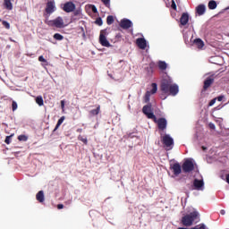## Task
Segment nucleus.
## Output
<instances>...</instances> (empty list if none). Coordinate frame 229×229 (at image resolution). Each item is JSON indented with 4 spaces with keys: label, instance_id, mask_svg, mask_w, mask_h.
Segmentation results:
<instances>
[{
    "label": "nucleus",
    "instance_id": "nucleus-1",
    "mask_svg": "<svg viewBox=\"0 0 229 229\" xmlns=\"http://www.w3.org/2000/svg\"><path fill=\"white\" fill-rule=\"evenodd\" d=\"M160 89L164 94H168L169 96H176L180 92L179 87L177 84L173 83L171 79H163Z\"/></svg>",
    "mask_w": 229,
    "mask_h": 229
},
{
    "label": "nucleus",
    "instance_id": "nucleus-2",
    "mask_svg": "<svg viewBox=\"0 0 229 229\" xmlns=\"http://www.w3.org/2000/svg\"><path fill=\"white\" fill-rule=\"evenodd\" d=\"M194 221L199 223V212L192 211L182 217V224L183 226H192Z\"/></svg>",
    "mask_w": 229,
    "mask_h": 229
},
{
    "label": "nucleus",
    "instance_id": "nucleus-3",
    "mask_svg": "<svg viewBox=\"0 0 229 229\" xmlns=\"http://www.w3.org/2000/svg\"><path fill=\"white\" fill-rule=\"evenodd\" d=\"M161 142L166 151H171L174 148V140L169 134H165L161 136Z\"/></svg>",
    "mask_w": 229,
    "mask_h": 229
},
{
    "label": "nucleus",
    "instance_id": "nucleus-4",
    "mask_svg": "<svg viewBox=\"0 0 229 229\" xmlns=\"http://www.w3.org/2000/svg\"><path fill=\"white\" fill-rule=\"evenodd\" d=\"M55 12H56V4L54 0L48 1L45 8V13H43L44 17L49 18Z\"/></svg>",
    "mask_w": 229,
    "mask_h": 229
},
{
    "label": "nucleus",
    "instance_id": "nucleus-5",
    "mask_svg": "<svg viewBox=\"0 0 229 229\" xmlns=\"http://www.w3.org/2000/svg\"><path fill=\"white\" fill-rule=\"evenodd\" d=\"M46 24H47V26H51L54 28H64L65 26L64 25V18L58 16L57 18H55V20H51V21H45Z\"/></svg>",
    "mask_w": 229,
    "mask_h": 229
},
{
    "label": "nucleus",
    "instance_id": "nucleus-6",
    "mask_svg": "<svg viewBox=\"0 0 229 229\" xmlns=\"http://www.w3.org/2000/svg\"><path fill=\"white\" fill-rule=\"evenodd\" d=\"M156 124H157V128L160 131H164L167 128V120L165 118H159L157 119V116H155V119H152Z\"/></svg>",
    "mask_w": 229,
    "mask_h": 229
},
{
    "label": "nucleus",
    "instance_id": "nucleus-7",
    "mask_svg": "<svg viewBox=\"0 0 229 229\" xmlns=\"http://www.w3.org/2000/svg\"><path fill=\"white\" fill-rule=\"evenodd\" d=\"M152 89L151 91H146L145 96H144V103H149V99L151 98V94H157V90H158V86L157 83H152L151 84Z\"/></svg>",
    "mask_w": 229,
    "mask_h": 229
},
{
    "label": "nucleus",
    "instance_id": "nucleus-8",
    "mask_svg": "<svg viewBox=\"0 0 229 229\" xmlns=\"http://www.w3.org/2000/svg\"><path fill=\"white\" fill-rule=\"evenodd\" d=\"M142 112L144 115L148 117V119H155V114L153 113V109L151 108V104H148L143 106Z\"/></svg>",
    "mask_w": 229,
    "mask_h": 229
},
{
    "label": "nucleus",
    "instance_id": "nucleus-9",
    "mask_svg": "<svg viewBox=\"0 0 229 229\" xmlns=\"http://www.w3.org/2000/svg\"><path fill=\"white\" fill-rule=\"evenodd\" d=\"M182 171H183V173H192V171H194V163H192V161L187 159L182 164Z\"/></svg>",
    "mask_w": 229,
    "mask_h": 229
},
{
    "label": "nucleus",
    "instance_id": "nucleus-10",
    "mask_svg": "<svg viewBox=\"0 0 229 229\" xmlns=\"http://www.w3.org/2000/svg\"><path fill=\"white\" fill-rule=\"evenodd\" d=\"M63 10L66 13H71L76 10V4H74L72 2H66L63 5Z\"/></svg>",
    "mask_w": 229,
    "mask_h": 229
},
{
    "label": "nucleus",
    "instance_id": "nucleus-11",
    "mask_svg": "<svg viewBox=\"0 0 229 229\" xmlns=\"http://www.w3.org/2000/svg\"><path fill=\"white\" fill-rule=\"evenodd\" d=\"M119 26L122 30H130V28L133 27V22L131 20L123 18L121 20Z\"/></svg>",
    "mask_w": 229,
    "mask_h": 229
},
{
    "label": "nucleus",
    "instance_id": "nucleus-12",
    "mask_svg": "<svg viewBox=\"0 0 229 229\" xmlns=\"http://www.w3.org/2000/svg\"><path fill=\"white\" fill-rule=\"evenodd\" d=\"M99 44H101V46H103L104 47H110L112 46L110 45V41L106 39V36H105V32L103 30L100 31Z\"/></svg>",
    "mask_w": 229,
    "mask_h": 229
},
{
    "label": "nucleus",
    "instance_id": "nucleus-13",
    "mask_svg": "<svg viewBox=\"0 0 229 229\" xmlns=\"http://www.w3.org/2000/svg\"><path fill=\"white\" fill-rule=\"evenodd\" d=\"M170 169L171 171H173L174 176H179V174H182V166L180 165V163H175L174 165H171Z\"/></svg>",
    "mask_w": 229,
    "mask_h": 229
},
{
    "label": "nucleus",
    "instance_id": "nucleus-14",
    "mask_svg": "<svg viewBox=\"0 0 229 229\" xmlns=\"http://www.w3.org/2000/svg\"><path fill=\"white\" fill-rule=\"evenodd\" d=\"M214 75H211L208 78H206V80L204 81V86H203V90H208L209 89V87L212 85V83H214Z\"/></svg>",
    "mask_w": 229,
    "mask_h": 229
},
{
    "label": "nucleus",
    "instance_id": "nucleus-15",
    "mask_svg": "<svg viewBox=\"0 0 229 229\" xmlns=\"http://www.w3.org/2000/svg\"><path fill=\"white\" fill-rule=\"evenodd\" d=\"M136 44L140 49H146L148 47V42L144 38H139L136 39Z\"/></svg>",
    "mask_w": 229,
    "mask_h": 229
},
{
    "label": "nucleus",
    "instance_id": "nucleus-16",
    "mask_svg": "<svg viewBox=\"0 0 229 229\" xmlns=\"http://www.w3.org/2000/svg\"><path fill=\"white\" fill-rule=\"evenodd\" d=\"M193 186L196 191H203V187L205 186V182L203 180L194 179Z\"/></svg>",
    "mask_w": 229,
    "mask_h": 229
},
{
    "label": "nucleus",
    "instance_id": "nucleus-17",
    "mask_svg": "<svg viewBox=\"0 0 229 229\" xmlns=\"http://www.w3.org/2000/svg\"><path fill=\"white\" fill-rule=\"evenodd\" d=\"M180 22L182 26H187L189 22V13H183L180 18Z\"/></svg>",
    "mask_w": 229,
    "mask_h": 229
},
{
    "label": "nucleus",
    "instance_id": "nucleus-18",
    "mask_svg": "<svg viewBox=\"0 0 229 229\" xmlns=\"http://www.w3.org/2000/svg\"><path fill=\"white\" fill-rule=\"evenodd\" d=\"M206 11L207 7H205V4H199L196 7V13L199 16L204 15Z\"/></svg>",
    "mask_w": 229,
    "mask_h": 229
},
{
    "label": "nucleus",
    "instance_id": "nucleus-19",
    "mask_svg": "<svg viewBox=\"0 0 229 229\" xmlns=\"http://www.w3.org/2000/svg\"><path fill=\"white\" fill-rule=\"evenodd\" d=\"M36 199L39 202V203H44L45 201V198H44V191H39L37 195H36Z\"/></svg>",
    "mask_w": 229,
    "mask_h": 229
},
{
    "label": "nucleus",
    "instance_id": "nucleus-20",
    "mask_svg": "<svg viewBox=\"0 0 229 229\" xmlns=\"http://www.w3.org/2000/svg\"><path fill=\"white\" fill-rule=\"evenodd\" d=\"M4 6L6 8V10H13L12 0H4Z\"/></svg>",
    "mask_w": 229,
    "mask_h": 229
},
{
    "label": "nucleus",
    "instance_id": "nucleus-21",
    "mask_svg": "<svg viewBox=\"0 0 229 229\" xmlns=\"http://www.w3.org/2000/svg\"><path fill=\"white\" fill-rule=\"evenodd\" d=\"M194 44L199 49H202V47L205 46V43L203 40H201V38L195 39Z\"/></svg>",
    "mask_w": 229,
    "mask_h": 229
},
{
    "label": "nucleus",
    "instance_id": "nucleus-22",
    "mask_svg": "<svg viewBox=\"0 0 229 229\" xmlns=\"http://www.w3.org/2000/svg\"><path fill=\"white\" fill-rule=\"evenodd\" d=\"M99 112H101V106H98L96 109L89 111V115L94 117V115H98Z\"/></svg>",
    "mask_w": 229,
    "mask_h": 229
},
{
    "label": "nucleus",
    "instance_id": "nucleus-23",
    "mask_svg": "<svg viewBox=\"0 0 229 229\" xmlns=\"http://www.w3.org/2000/svg\"><path fill=\"white\" fill-rule=\"evenodd\" d=\"M209 10H216L217 8V3L214 0L208 2V4Z\"/></svg>",
    "mask_w": 229,
    "mask_h": 229
},
{
    "label": "nucleus",
    "instance_id": "nucleus-24",
    "mask_svg": "<svg viewBox=\"0 0 229 229\" xmlns=\"http://www.w3.org/2000/svg\"><path fill=\"white\" fill-rule=\"evenodd\" d=\"M157 65L160 71H165V69H167V64L164 61H159L157 63Z\"/></svg>",
    "mask_w": 229,
    "mask_h": 229
},
{
    "label": "nucleus",
    "instance_id": "nucleus-25",
    "mask_svg": "<svg viewBox=\"0 0 229 229\" xmlns=\"http://www.w3.org/2000/svg\"><path fill=\"white\" fill-rule=\"evenodd\" d=\"M64 121H65V116H62L58 121L54 129V131H56V130H58V128H60V126H62V123H64Z\"/></svg>",
    "mask_w": 229,
    "mask_h": 229
},
{
    "label": "nucleus",
    "instance_id": "nucleus-26",
    "mask_svg": "<svg viewBox=\"0 0 229 229\" xmlns=\"http://www.w3.org/2000/svg\"><path fill=\"white\" fill-rule=\"evenodd\" d=\"M36 103L38 106H44V98H42V96H38L36 98Z\"/></svg>",
    "mask_w": 229,
    "mask_h": 229
},
{
    "label": "nucleus",
    "instance_id": "nucleus-27",
    "mask_svg": "<svg viewBox=\"0 0 229 229\" xmlns=\"http://www.w3.org/2000/svg\"><path fill=\"white\" fill-rule=\"evenodd\" d=\"M106 24L108 26H111V24H114V16H112V15L107 16Z\"/></svg>",
    "mask_w": 229,
    "mask_h": 229
},
{
    "label": "nucleus",
    "instance_id": "nucleus-28",
    "mask_svg": "<svg viewBox=\"0 0 229 229\" xmlns=\"http://www.w3.org/2000/svg\"><path fill=\"white\" fill-rule=\"evenodd\" d=\"M18 140L26 142V140H28V136L21 134V135L18 136Z\"/></svg>",
    "mask_w": 229,
    "mask_h": 229
},
{
    "label": "nucleus",
    "instance_id": "nucleus-29",
    "mask_svg": "<svg viewBox=\"0 0 229 229\" xmlns=\"http://www.w3.org/2000/svg\"><path fill=\"white\" fill-rule=\"evenodd\" d=\"M12 137H13V134H11L10 136H6L4 142L5 144H12Z\"/></svg>",
    "mask_w": 229,
    "mask_h": 229
},
{
    "label": "nucleus",
    "instance_id": "nucleus-30",
    "mask_svg": "<svg viewBox=\"0 0 229 229\" xmlns=\"http://www.w3.org/2000/svg\"><path fill=\"white\" fill-rule=\"evenodd\" d=\"M78 140H81V142H83V144H85L87 146V144H89V140H87V138H83V136H79Z\"/></svg>",
    "mask_w": 229,
    "mask_h": 229
},
{
    "label": "nucleus",
    "instance_id": "nucleus-31",
    "mask_svg": "<svg viewBox=\"0 0 229 229\" xmlns=\"http://www.w3.org/2000/svg\"><path fill=\"white\" fill-rule=\"evenodd\" d=\"M54 38H55V40H62V39L64 38V37H63L62 34H60V33H55V34L54 35Z\"/></svg>",
    "mask_w": 229,
    "mask_h": 229
},
{
    "label": "nucleus",
    "instance_id": "nucleus-32",
    "mask_svg": "<svg viewBox=\"0 0 229 229\" xmlns=\"http://www.w3.org/2000/svg\"><path fill=\"white\" fill-rule=\"evenodd\" d=\"M155 67H157V64L155 63H150L148 64V71H150V72H153V69H155Z\"/></svg>",
    "mask_w": 229,
    "mask_h": 229
},
{
    "label": "nucleus",
    "instance_id": "nucleus-33",
    "mask_svg": "<svg viewBox=\"0 0 229 229\" xmlns=\"http://www.w3.org/2000/svg\"><path fill=\"white\" fill-rule=\"evenodd\" d=\"M3 27L5 28L6 30H10V23L6 21H2Z\"/></svg>",
    "mask_w": 229,
    "mask_h": 229
},
{
    "label": "nucleus",
    "instance_id": "nucleus-34",
    "mask_svg": "<svg viewBox=\"0 0 229 229\" xmlns=\"http://www.w3.org/2000/svg\"><path fill=\"white\" fill-rule=\"evenodd\" d=\"M12 108H13V112H15V110H17L18 108V105H17V102H15V100H13L12 102Z\"/></svg>",
    "mask_w": 229,
    "mask_h": 229
},
{
    "label": "nucleus",
    "instance_id": "nucleus-35",
    "mask_svg": "<svg viewBox=\"0 0 229 229\" xmlns=\"http://www.w3.org/2000/svg\"><path fill=\"white\" fill-rule=\"evenodd\" d=\"M95 22L98 26H103V20L100 17L97 18Z\"/></svg>",
    "mask_w": 229,
    "mask_h": 229
},
{
    "label": "nucleus",
    "instance_id": "nucleus-36",
    "mask_svg": "<svg viewBox=\"0 0 229 229\" xmlns=\"http://www.w3.org/2000/svg\"><path fill=\"white\" fill-rule=\"evenodd\" d=\"M102 3L106 6V8H110V0H101Z\"/></svg>",
    "mask_w": 229,
    "mask_h": 229
},
{
    "label": "nucleus",
    "instance_id": "nucleus-37",
    "mask_svg": "<svg viewBox=\"0 0 229 229\" xmlns=\"http://www.w3.org/2000/svg\"><path fill=\"white\" fill-rule=\"evenodd\" d=\"M38 62H43L44 64H47V60H46V58H44V55H40L38 57Z\"/></svg>",
    "mask_w": 229,
    "mask_h": 229
},
{
    "label": "nucleus",
    "instance_id": "nucleus-38",
    "mask_svg": "<svg viewBox=\"0 0 229 229\" xmlns=\"http://www.w3.org/2000/svg\"><path fill=\"white\" fill-rule=\"evenodd\" d=\"M216 101H217V98H213V99L209 102L208 106H213V105H216Z\"/></svg>",
    "mask_w": 229,
    "mask_h": 229
},
{
    "label": "nucleus",
    "instance_id": "nucleus-39",
    "mask_svg": "<svg viewBox=\"0 0 229 229\" xmlns=\"http://www.w3.org/2000/svg\"><path fill=\"white\" fill-rule=\"evenodd\" d=\"M91 12H93V13H98V8L96 5H91Z\"/></svg>",
    "mask_w": 229,
    "mask_h": 229
},
{
    "label": "nucleus",
    "instance_id": "nucleus-40",
    "mask_svg": "<svg viewBox=\"0 0 229 229\" xmlns=\"http://www.w3.org/2000/svg\"><path fill=\"white\" fill-rule=\"evenodd\" d=\"M208 127L210 128V130H216V124H214L213 123H209Z\"/></svg>",
    "mask_w": 229,
    "mask_h": 229
},
{
    "label": "nucleus",
    "instance_id": "nucleus-41",
    "mask_svg": "<svg viewBox=\"0 0 229 229\" xmlns=\"http://www.w3.org/2000/svg\"><path fill=\"white\" fill-rule=\"evenodd\" d=\"M171 7L173 8V10H176V3L174 2V0L172 1Z\"/></svg>",
    "mask_w": 229,
    "mask_h": 229
},
{
    "label": "nucleus",
    "instance_id": "nucleus-42",
    "mask_svg": "<svg viewBox=\"0 0 229 229\" xmlns=\"http://www.w3.org/2000/svg\"><path fill=\"white\" fill-rule=\"evenodd\" d=\"M215 99H217V101H223V99H225V96L221 95V96L216 98Z\"/></svg>",
    "mask_w": 229,
    "mask_h": 229
},
{
    "label": "nucleus",
    "instance_id": "nucleus-43",
    "mask_svg": "<svg viewBox=\"0 0 229 229\" xmlns=\"http://www.w3.org/2000/svg\"><path fill=\"white\" fill-rule=\"evenodd\" d=\"M57 208L58 210H62V208H64V204H58Z\"/></svg>",
    "mask_w": 229,
    "mask_h": 229
},
{
    "label": "nucleus",
    "instance_id": "nucleus-44",
    "mask_svg": "<svg viewBox=\"0 0 229 229\" xmlns=\"http://www.w3.org/2000/svg\"><path fill=\"white\" fill-rule=\"evenodd\" d=\"M199 229H207V227L205 226V224H201Z\"/></svg>",
    "mask_w": 229,
    "mask_h": 229
},
{
    "label": "nucleus",
    "instance_id": "nucleus-45",
    "mask_svg": "<svg viewBox=\"0 0 229 229\" xmlns=\"http://www.w3.org/2000/svg\"><path fill=\"white\" fill-rule=\"evenodd\" d=\"M61 106L64 108L65 106V102L64 100L61 101Z\"/></svg>",
    "mask_w": 229,
    "mask_h": 229
},
{
    "label": "nucleus",
    "instance_id": "nucleus-46",
    "mask_svg": "<svg viewBox=\"0 0 229 229\" xmlns=\"http://www.w3.org/2000/svg\"><path fill=\"white\" fill-rule=\"evenodd\" d=\"M220 214H222V216H225V209H222V210L220 211Z\"/></svg>",
    "mask_w": 229,
    "mask_h": 229
},
{
    "label": "nucleus",
    "instance_id": "nucleus-47",
    "mask_svg": "<svg viewBox=\"0 0 229 229\" xmlns=\"http://www.w3.org/2000/svg\"><path fill=\"white\" fill-rule=\"evenodd\" d=\"M11 42H15V40L12 39V38H9Z\"/></svg>",
    "mask_w": 229,
    "mask_h": 229
},
{
    "label": "nucleus",
    "instance_id": "nucleus-48",
    "mask_svg": "<svg viewBox=\"0 0 229 229\" xmlns=\"http://www.w3.org/2000/svg\"><path fill=\"white\" fill-rule=\"evenodd\" d=\"M74 15H78V11H76V12L74 13Z\"/></svg>",
    "mask_w": 229,
    "mask_h": 229
},
{
    "label": "nucleus",
    "instance_id": "nucleus-49",
    "mask_svg": "<svg viewBox=\"0 0 229 229\" xmlns=\"http://www.w3.org/2000/svg\"><path fill=\"white\" fill-rule=\"evenodd\" d=\"M202 149H207V148H205V147H202Z\"/></svg>",
    "mask_w": 229,
    "mask_h": 229
}]
</instances>
